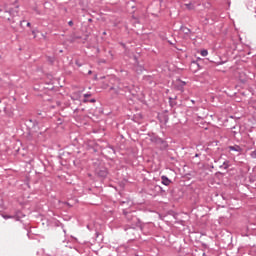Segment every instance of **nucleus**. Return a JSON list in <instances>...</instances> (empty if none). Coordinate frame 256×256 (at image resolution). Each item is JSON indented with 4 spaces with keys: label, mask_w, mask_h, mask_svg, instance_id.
Segmentation results:
<instances>
[{
    "label": "nucleus",
    "mask_w": 256,
    "mask_h": 256,
    "mask_svg": "<svg viewBox=\"0 0 256 256\" xmlns=\"http://www.w3.org/2000/svg\"><path fill=\"white\" fill-rule=\"evenodd\" d=\"M4 219H11V216H4Z\"/></svg>",
    "instance_id": "obj_23"
},
{
    "label": "nucleus",
    "mask_w": 256,
    "mask_h": 256,
    "mask_svg": "<svg viewBox=\"0 0 256 256\" xmlns=\"http://www.w3.org/2000/svg\"><path fill=\"white\" fill-rule=\"evenodd\" d=\"M155 143L160 151H167V149H169V143L162 138H156Z\"/></svg>",
    "instance_id": "obj_4"
},
{
    "label": "nucleus",
    "mask_w": 256,
    "mask_h": 256,
    "mask_svg": "<svg viewBox=\"0 0 256 256\" xmlns=\"http://www.w3.org/2000/svg\"><path fill=\"white\" fill-rule=\"evenodd\" d=\"M36 13H37L38 15H41V12H39V11H37V10H36Z\"/></svg>",
    "instance_id": "obj_28"
},
{
    "label": "nucleus",
    "mask_w": 256,
    "mask_h": 256,
    "mask_svg": "<svg viewBox=\"0 0 256 256\" xmlns=\"http://www.w3.org/2000/svg\"><path fill=\"white\" fill-rule=\"evenodd\" d=\"M240 81H241L242 83H245V82L247 81V79H246V78H240Z\"/></svg>",
    "instance_id": "obj_18"
},
{
    "label": "nucleus",
    "mask_w": 256,
    "mask_h": 256,
    "mask_svg": "<svg viewBox=\"0 0 256 256\" xmlns=\"http://www.w3.org/2000/svg\"><path fill=\"white\" fill-rule=\"evenodd\" d=\"M217 65H223V62H217Z\"/></svg>",
    "instance_id": "obj_27"
},
{
    "label": "nucleus",
    "mask_w": 256,
    "mask_h": 256,
    "mask_svg": "<svg viewBox=\"0 0 256 256\" xmlns=\"http://www.w3.org/2000/svg\"><path fill=\"white\" fill-rule=\"evenodd\" d=\"M93 73V71L89 70L88 71V75H91Z\"/></svg>",
    "instance_id": "obj_26"
},
{
    "label": "nucleus",
    "mask_w": 256,
    "mask_h": 256,
    "mask_svg": "<svg viewBox=\"0 0 256 256\" xmlns=\"http://www.w3.org/2000/svg\"><path fill=\"white\" fill-rule=\"evenodd\" d=\"M68 25H69L70 27H73V21L70 20V21L68 22Z\"/></svg>",
    "instance_id": "obj_19"
},
{
    "label": "nucleus",
    "mask_w": 256,
    "mask_h": 256,
    "mask_svg": "<svg viewBox=\"0 0 256 256\" xmlns=\"http://www.w3.org/2000/svg\"><path fill=\"white\" fill-rule=\"evenodd\" d=\"M228 149L229 151H236V153H241V151H243V148L239 145L229 146Z\"/></svg>",
    "instance_id": "obj_8"
},
{
    "label": "nucleus",
    "mask_w": 256,
    "mask_h": 256,
    "mask_svg": "<svg viewBox=\"0 0 256 256\" xmlns=\"http://www.w3.org/2000/svg\"><path fill=\"white\" fill-rule=\"evenodd\" d=\"M90 103H95L97 100H95V98L88 100Z\"/></svg>",
    "instance_id": "obj_20"
},
{
    "label": "nucleus",
    "mask_w": 256,
    "mask_h": 256,
    "mask_svg": "<svg viewBox=\"0 0 256 256\" xmlns=\"http://www.w3.org/2000/svg\"><path fill=\"white\" fill-rule=\"evenodd\" d=\"M136 71H137V73H139V71H140V73H142L143 72V66H139V69H137Z\"/></svg>",
    "instance_id": "obj_17"
},
{
    "label": "nucleus",
    "mask_w": 256,
    "mask_h": 256,
    "mask_svg": "<svg viewBox=\"0 0 256 256\" xmlns=\"http://www.w3.org/2000/svg\"><path fill=\"white\" fill-rule=\"evenodd\" d=\"M185 85H186V83H185L184 81H182V80H177V81H176V89H177L178 91L183 92Z\"/></svg>",
    "instance_id": "obj_6"
},
{
    "label": "nucleus",
    "mask_w": 256,
    "mask_h": 256,
    "mask_svg": "<svg viewBox=\"0 0 256 256\" xmlns=\"http://www.w3.org/2000/svg\"><path fill=\"white\" fill-rule=\"evenodd\" d=\"M200 55H202V57H207V55H209V51H207L205 49L201 50Z\"/></svg>",
    "instance_id": "obj_12"
},
{
    "label": "nucleus",
    "mask_w": 256,
    "mask_h": 256,
    "mask_svg": "<svg viewBox=\"0 0 256 256\" xmlns=\"http://www.w3.org/2000/svg\"><path fill=\"white\" fill-rule=\"evenodd\" d=\"M219 161H221L220 159H218V160H215V163H219Z\"/></svg>",
    "instance_id": "obj_29"
},
{
    "label": "nucleus",
    "mask_w": 256,
    "mask_h": 256,
    "mask_svg": "<svg viewBox=\"0 0 256 256\" xmlns=\"http://www.w3.org/2000/svg\"><path fill=\"white\" fill-rule=\"evenodd\" d=\"M195 157H199V154H196Z\"/></svg>",
    "instance_id": "obj_31"
},
{
    "label": "nucleus",
    "mask_w": 256,
    "mask_h": 256,
    "mask_svg": "<svg viewBox=\"0 0 256 256\" xmlns=\"http://www.w3.org/2000/svg\"><path fill=\"white\" fill-rule=\"evenodd\" d=\"M162 185H165L166 187L171 185V180H169V178L167 176H162Z\"/></svg>",
    "instance_id": "obj_10"
},
{
    "label": "nucleus",
    "mask_w": 256,
    "mask_h": 256,
    "mask_svg": "<svg viewBox=\"0 0 256 256\" xmlns=\"http://www.w3.org/2000/svg\"><path fill=\"white\" fill-rule=\"evenodd\" d=\"M159 119H160L161 123H164V124L169 123V116L167 114H163V115L159 116Z\"/></svg>",
    "instance_id": "obj_9"
},
{
    "label": "nucleus",
    "mask_w": 256,
    "mask_h": 256,
    "mask_svg": "<svg viewBox=\"0 0 256 256\" xmlns=\"http://www.w3.org/2000/svg\"><path fill=\"white\" fill-rule=\"evenodd\" d=\"M123 215H125L130 229H137V227H141V220H139L137 216L133 215V213L123 210Z\"/></svg>",
    "instance_id": "obj_2"
},
{
    "label": "nucleus",
    "mask_w": 256,
    "mask_h": 256,
    "mask_svg": "<svg viewBox=\"0 0 256 256\" xmlns=\"http://www.w3.org/2000/svg\"><path fill=\"white\" fill-rule=\"evenodd\" d=\"M180 31L184 33V35H190L191 34V29L187 28L186 26L180 27Z\"/></svg>",
    "instance_id": "obj_11"
},
{
    "label": "nucleus",
    "mask_w": 256,
    "mask_h": 256,
    "mask_svg": "<svg viewBox=\"0 0 256 256\" xmlns=\"http://www.w3.org/2000/svg\"><path fill=\"white\" fill-rule=\"evenodd\" d=\"M24 22L25 20H20V25H23Z\"/></svg>",
    "instance_id": "obj_24"
},
{
    "label": "nucleus",
    "mask_w": 256,
    "mask_h": 256,
    "mask_svg": "<svg viewBox=\"0 0 256 256\" xmlns=\"http://www.w3.org/2000/svg\"><path fill=\"white\" fill-rule=\"evenodd\" d=\"M111 83L112 86L110 87V91H114L115 95H119V91L123 89V86L121 85V80H119V78H112Z\"/></svg>",
    "instance_id": "obj_3"
},
{
    "label": "nucleus",
    "mask_w": 256,
    "mask_h": 256,
    "mask_svg": "<svg viewBox=\"0 0 256 256\" xmlns=\"http://www.w3.org/2000/svg\"><path fill=\"white\" fill-rule=\"evenodd\" d=\"M85 99L83 100L84 103H89V100H87V97H91V93L84 94Z\"/></svg>",
    "instance_id": "obj_13"
},
{
    "label": "nucleus",
    "mask_w": 256,
    "mask_h": 256,
    "mask_svg": "<svg viewBox=\"0 0 256 256\" xmlns=\"http://www.w3.org/2000/svg\"><path fill=\"white\" fill-rule=\"evenodd\" d=\"M250 156L252 157V159H256V150L252 151L250 153Z\"/></svg>",
    "instance_id": "obj_14"
},
{
    "label": "nucleus",
    "mask_w": 256,
    "mask_h": 256,
    "mask_svg": "<svg viewBox=\"0 0 256 256\" xmlns=\"http://www.w3.org/2000/svg\"><path fill=\"white\" fill-rule=\"evenodd\" d=\"M3 11V9L0 8V13Z\"/></svg>",
    "instance_id": "obj_32"
},
{
    "label": "nucleus",
    "mask_w": 256,
    "mask_h": 256,
    "mask_svg": "<svg viewBox=\"0 0 256 256\" xmlns=\"http://www.w3.org/2000/svg\"><path fill=\"white\" fill-rule=\"evenodd\" d=\"M229 167H231V162L229 160H226L219 166V169H224L225 171H227Z\"/></svg>",
    "instance_id": "obj_7"
},
{
    "label": "nucleus",
    "mask_w": 256,
    "mask_h": 256,
    "mask_svg": "<svg viewBox=\"0 0 256 256\" xmlns=\"http://www.w3.org/2000/svg\"><path fill=\"white\" fill-rule=\"evenodd\" d=\"M32 35H34V39L37 38V34H35V30L32 31Z\"/></svg>",
    "instance_id": "obj_22"
},
{
    "label": "nucleus",
    "mask_w": 256,
    "mask_h": 256,
    "mask_svg": "<svg viewBox=\"0 0 256 256\" xmlns=\"http://www.w3.org/2000/svg\"><path fill=\"white\" fill-rule=\"evenodd\" d=\"M27 27H31V22H28V23H27Z\"/></svg>",
    "instance_id": "obj_25"
},
{
    "label": "nucleus",
    "mask_w": 256,
    "mask_h": 256,
    "mask_svg": "<svg viewBox=\"0 0 256 256\" xmlns=\"http://www.w3.org/2000/svg\"><path fill=\"white\" fill-rule=\"evenodd\" d=\"M116 253H119V255H123V253H129V246L123 244L116 248Z\"/></svg>",
    "instance_id": "obj_5"
},
{
    "label": "nucleus",
    "mask_w": 256,
    "mask_h": 256,
    "mask_svg": "<svg viewBox=\"0 0 256 256\" xmlns=\"http://www.w3.org/2000/svg\"><path fill=\"white\" fill-rule=\"evenodd\" d=\"M107 176V172L106 171H103L102 172V177H106Z\"/></svg>",
    "instance_id": "obj_21"
},
{
    "label": "nucleus",
    "mask_w": 256,
    "mask_h": 256,
    "mask_svg": "<svg viewBox=\"0 0 256 256\" xmlns=\"http://www.w3.org/2000/svg\"><path fill=\"white\" fill-rule=\"evenodd\" d=\"M42 37H43L44 39H47V36H45V35H42Z\"/></svg>",
    "instance_id": "obj_30"
},
{
    "label": "nucleus",
    "mask_w": 256,
    "mask_h": 256,
    "mask_svg": "<svg viewBox=\"0 0 256 256\" xmlns=\"http://www.w3.org/2000/svg\"><path fill=\"white\" fill-rule=\"evenodd\" d=\"M169 103L172 107H175V102L173 101V98H169Z\"/></svg>",
    "instance_id": "obj_15"
},
{
    "label": "nucleus",
    "mask_w": 256,
    "mask_h": 256,
    "mask_svg": "<svg viewBox=\"0 0 256 256\" xmlns=\"http://www.w3.org/2000/svg\"><path fill=\"white\" fill-rule=\"evenodd\" d=\"M19 6H16L15 9L10 10H4V15L2 16V19H6L8 23H17L19 19Z\"/></svg>",
    "instance_id": "obj_1"
},
{
    "label": "nucleus",
    "mask_w": 256,
    "mask_h": 256,
    "mask_svg": "<svg viewBox=\"0 0 256 256\" xmlns=\"http://www.w3.org/2000/svg\"><path fill=\"white\" fill-rule=\"evenodd\" d=\"M75 63H76V65H77V67H82V66H83V64H81V63L79 62V60H76Z\"/></svg>",
    "instance_id": "obj_16"
}]
</instances>
